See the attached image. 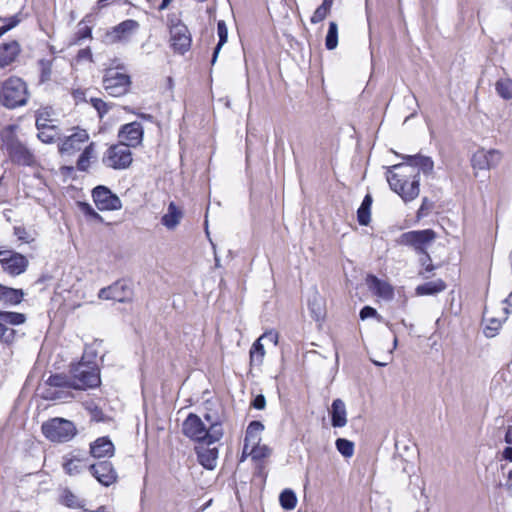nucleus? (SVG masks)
I'll use <instances>...</instances> for the list:
<instances>
[{
	"mask_svg": "<svg viewBox=\"0 0 512 512\" xmlns=\"http://www.w3.org/2000/svg\"><path fill=\"white\" fill-rule=\"evenodd\" d=\"M387 181L390 188L405 202L412 201L419 195V172L409 165L400 163L388 168Z\"/></svg>",
	"mask_w": 512,
	"mask_h": 512,
	"instance_id": "nucleus-1",
	"label": "nucleus"
},
{
	"mask_svg": "<svg viewBox=\"0 0 512 512\" xmlns=\"http://www.w3.org/2000/svg\"><path fill=\"white\" fill-rule=\"evenodd\" d=\"M182 431L185 436L198 442H205L208 445L219 441L223 436L221 424H211L209 428L201 418L190 413L182 424Z\"/></svg>",
	"mask_w": 512,
	"mask_h": 512,
	"instance_id": "nucleus-2",
	"label": "nucleus"
},
{
	"mask_svg": "<svg viewBox=\"0 0 512 512\" xmlns=\"http://www.w3.org/2000/svg\"><path fill=\"white\" fill-rule=\"evenodd\" d=\"M28 100L26 83L18 77H10L2 83L0 102L3 106L14 109L24 106Z\"/></svg>",
	"mask_w": 512,
	"mask_h": 512,
	"instance_id": "nucleus-3",
	"label": "nucleus"
},
{
	"mask_svg": "<svg viewBox=\"0 0 512 512\" xmlns=\"http://www.w3.org/2000/svg\"><path fill=\"white\" fill-rule=\"evenodd\" d=\"M42 433L44 436L57 443L71 441L77 434L75 424L67 419L55 417L42 424Z\"/></svg>",
	"mask_w": 512,
	"mask_h": 512,
	"instance_id": "nucleus-4",
	"label": "nucleus"
},
{
	"mask_svg": "<svg viewBox=\"0 0 512 512\" xmlns=\"http://www.w3.org/2000/svg\"><path fill=\"white\" fill-rule=\"evenodd\" d=\"M435 239L436 233L432 229L414 230L401 234L397 243L412 247L418 254L424 255L425 260H422V264L425 265L426 261H431L427 249Z\"/></svg>",
	"mask_w": 512,
	"mask_h": 512,
	"instance_id": "nucleus-5",
	"label": "nucleus"
},
{
	"mask_svg": "<svg viewBox=\"0 0 512 512\" xmlns=\"http://www.w3.org/2000/svg\"><path fill=\"white\" fill-rule=\"evenodd\" d=\"M73 389L93 388L100 384V376L96 365L80 361L71 368Z\"/></svg>",
	"mask_w": 512,
	"mask_h": 512,
	"instance_id": "nucleus-6",
	"label": "nucleus"
},
{
	"mask_svg": "<svg viewBox=\"0 0 512 512\" xmlns=\"http://www.w3.org/2000/svg\"><path fill=\"white\" fill-rule=\"evenodd\" d=\"M132 161L133 158L130 147L120 142L110 146L102 157L103 165L114 170L127 169Z\"/></svg>",
	"mask_w": 512,
	"mask_h": 512,
	"instance_id": "nucleus-7",
	"label": "nucleus"
},
{
	"mask_svg": "<svg viewBox=\"0 0 512 512\" xmlns=\"http://www.w3.org/2000/svg\"><path fill=\"white\" fill-rule=\"evenodd\" d=\"M3 147L14 164L22 166H33L35 164L33 153L15 136H6L3 139Z\"/></svg>",
	"mask_w": 512,
	"mask_h": 512,
	"instance_id": "nucleus-8",
	"label": "nucleus"
},
{
	"mask_svg": "<svg viewBox=\"0 0 512 512\" xmlns=\"http://www.w3.org/2000/svg\"><path fill=\"white\" fill-rule=\"evenodd\" d=\"M0 245V266L2 270L10 276H19L23 274L29 265L26 256L14 250L3 249Z\"/></svg>",
	"mask_w": 512,
	"mask_h": 512,
	"instance_id": "nucleus-9",
	"label": "nucleus"
},
{
	"mask_svg": "<svg viewBox=\"0 0 512 512\" xmlns=\"http://www.w3.org/2000/svg\"><path fill=\"white\" fill-rule=\"evenodd\" d=\"M130 85L129 75L113 68L106 70L103 77V87L110 96L120 97L125 95L129 91Z\"/></svg>",
	"mask_w": 512,
	"mask_h": 512,
	"instance_id": "nucleus-10",
	"label": "nucleus"
},
{
	"mask_svg": "<svg viewBox=\"0 0 512 512\" xmlns=\"http://www.w3.org/2000/svg\"><path fill=\"white\" fill-rule=\"evenodd\" d=\"M98 297L103 300H114L121 303L131 301L133 297L132 284L126 280L116 281L111 286L102 288Z\"/></svg>",
	"mask_w": 512,
	"mask_h": 512,
	"instance_id": "nucleus-11",
	"label": "nucleus"
},
{
	"mask_svg": "<svg viewBox=\"0 0 512 512\" xmlns=\"http://www.w3.org/2000/svg\"><path fill=\"white\" fill-rule=\"evenodd\" d=\"M96 207L101 211L119 210L122 207L119 197L105 186L99 185L92 191Z\"/></svg>",
	"mask_w": 512,
	"mask_h": 512,
	"instance_id": "nucleus-12",
	"label": "nucleus"
},
{
	"mask_svg": "<svg viewBox=\"0 0 512 512\" xmlns=\"http://www.w3.org/2000/svg\"><path fill=\"white\" fill-rule=\"evenodd\" d=\"M502 160V153L497 149H478L472 156V167L476 170H490Z\"/></svg>",
	"mask_w": 512,
	"mask_h": 512,
	"instance_id": "nucleus-13",
	"label": "nucleus"
},
{
	"mask_svg": "<svg viewBox=\"0 0 512 512\" xmlns=\"http://www.w3.org/2000/svg\"><path fill=\"white\" fill-rule=\"evenodd\" d=\"M144 130L139 122H131L121 126L118 132L120 143L135 148L142 143Z\"/></svg>",
	"mask_w": 512,
	"mask_h": 512,
	"instance_id": "nucleus-14",
	"label": "nucleus"
},
{
	"mask_svg": "<svg viewBox=\"0 0 512 512\" xmlns=\"http://www.w3.org/2000/svg\"><path fill=\"white\" fill-rule=\"evenodd\" d=\"M88 468L97 481L104 486H110L117 481V473L109 461L89 464Z\"/></svg>",
	"mask_w": 512,
	"mask_h": 512,
	"instance_id": "nucleus-15",
	"label": "nucleus"
},
{
	"mask_svg": "<svg viewBox=\"0 0 512 512\" xmlns=\"http://www.w3.org/2000/svg\"><path fill=\"white\" fill-rule=\"evenodd\" d=\"M171 46L175 52L184 54L191 46V37L185 25H175L170 30Z\"/></svg>",
	"mask_w": 512,
	"mask_h": 512,
	"instance_id": "nucleus-16",
	"label": "nucleus"
},
{
	"mask_svg": "<svg viewBox=\"0 0 512 512\" xmlns=\"http://www.w3.org/2000/svg\"><path fill=\"white\" fill-rule=\"evenodd\" d=\"M89 139V135L84 129H77L72 135L66 137L59 145V151L62 154H73L79 151L84 143Z\"/></svg>",
	"mask_w": 512,
	"mask_h": 512,
	"instance_id": "nucleus-17",
	"label": "nucleus"
},
{
	"mask_svg": "<svg viewBox=\"0 0 512 512\" xmlns=\"http://www.w3.org/2000/svg\"><path fill=\"white\" fill-rule=\"evenodd\" d=\"M139 28V23L133 19H127L110 31L107 36L112 42L127 41Z\"/></svg>",
	"mask_w": 512,
	"mask_h": 512,
	"instance_id": "nucleus-18",
	"label": "nucleus"
},
{
	"mask_svg": "<svg viewBox=\"0 0 512 512\" xmlns=\"http://www.w3.org/2000/svg\"><path fill=\"white\" fill-rule=\"evenodd\" d=\"M367 285L376 296L384 300H392L394 297L393 287L388 282L380 280L374 275H368Z\"/></svg>",
	"mask_w": 512,
	"mask_h": 512,
	"instance_id": "nucleus-19",
	"label": "nucleus"
},
{
	"mask_svg": "<svg viewBox=\"0 0 512 512\" xmlns=\"http://www.w3.org/2000/svg\"><path fill=\"white\" fill-rule=\"evenodd\" d=\"M114 451V444L108 437H100L90 445V453L94 458H110Z\"/></svg>",
	"mask_w": 512,
	"mask_h": 512,
	"instance_id": "nucleus-20",
	"label": "nucleus"
},
{
	"mask_svg": "<svg viewBox=\"0 0 512 512\" xmlns=\"http://www.w3.org/2000/svg\"><path fill=\"white\" fill-rule=\"evenodd\" d=\"M196 453L199 463L208 470H213L217 466L218 449L210 448L204 445L196 447Z\"/></svg>",
	"mask_w": 512,
	"mask_h": 512,
	"instance_id": "nucleus-21",
	"label": "nucleus"
},
{
	"mask_svg": "<svg viewBox=\"0 0 512 512\" xmlns=\"http://www.w3.org/2000/svg\"><path fill=\"white\" fill-rule=\"evenodd\" d=\"M403 159L407 161L405 165H409L414 168V171H422L424 174H430L433 171L434 163L430 157L422 155H406Z\"/></svg>",
	"mask_w": 512,
	"mask_h": 512,
	"instance_id": "nucleus-22",
	"label": "nucleus"
},
{
	"mask_svg": "<svg viewBox=\"0 0 512 512\" xmlns=\"http://www.w3.org/2000/svg\"><path fill=\"white\" fill-rule=\"evenodd\" d=\"M183 216V211L174 202H170L167 212L161 217V224L168 230H174L180 224Z\"/></svg>",
	"mask_w": 512,
	"mask_h": 512,
	"instance_id": "nucleus-23",
	"label": "nucleus"
},
{
	"mask_svg": "<svg viewBox=\"0 0 512 512\" xmlns=\"http://www.w3.org/2000/svg\"><path fill=\"white\" fill-rule=\"evenodd\" d=\"M20 53V45L12 40L0 45V68L10 65Z\"/></svg>",
	"mask_w": 512,
	"mask_h": 512,
	"instance_id": "nucleus-24",
	"label": "nucleus"
},
{
	"mask_svg": "<svg viewBox=\"0 0 512 512\" xmlns=\"http://www.w3.org/2000/svg\"><path fill=\"white\" fill-rule=\"evenodd\" d=\"M24 292L22 289H15L0 284V304L4 306H15L22 302Z\"/></svg>",
	"mask_w": 512,
	"mask_h": 512,
	"instance_id": "nucleus-25",
	"label": "nucleus"
},
{
	"mask_svg": "<svg viewBox=\"0 0 512 512\" xmlns=\"http://www.w3.org/2000/svg\"><path fill=\"white\" fill-rule=\"evenodd\" d=\"M330 415L333 427H344L347 424L346 406L341 399L332 402Z\"/></svg>",
	"mask_w": 512,
	"mask_h": 512,
	"instance_id": "nucleus-26",
	"label": "nucleus"
},
{
	"mask_svg": "<svg viewBox=\"0 0 512 512\" xmlns=\"http://www.w3.org/2000/svg\"><path fill=\"white\" fill-rule=\"evenodd\" d=\"M63 460V469L70 476L80 474L89 466L86 459L74 455H67Z\"/></svg>",
	"mask_w": 512,
	"mask_h": 512,
	"instance_id": "nucleus-27",
	"label": "nucleus"
},
{
	"mask_svg": "<svg viewBox=\"0 0 512 512\" xmlns=\"http://www.w3.org/2000/svg\"><path fill=\"white\" fill-rule=\"evenodd\" d=\"M96 157V144L91 142L89 145L85 147V149L80 154L76 167L79 171H87L90 167L91 160Z\"/></svg>",
	"mask_w": 512,
	"mask_h": 512,
	"instance_id": "nucleus-28",
	"label": "nucleus"
},
{
	"mask_svg": "<svg viewBox=\"0 0 512 512\" xmlns=\"http://www.w3.org/2000/svg\"><path fill=\"white\" fill-rule=\"evenodd\" d=\"M71 389L72 388H45L43 398L67 402L69 399L73 398Z\"/></svg>",
	"mask_w": 512,
	"mask_h": 512,
	"instance_id": "nucleus-29",
	"label": "nucleus"
},
{
	"mask_svg": "<svg viewBox=\"0 0 512 512\" xmlns=\"http://www.w3.org/2000/svg\"><path fill=\"white\" fill-rule=\"evenodd\" d=\"M371 205H372V197L370 194H367L364 197L360 207L357 210V220H358L359 224L362 226L368 225L371 220V213H370Z\"/></svg>",
	"mask_w": 512,
	"mask_h": 512,
	"instance_id": "nucleus-30",
	"label": "nucleus"
},
{
	"mask_svg": "<svg viewBox=\"0 0 512 512\" xmlns=\"http://www.w3.org/2000/svg\"><path fill=\"white\" fill-rule=\"evenodd\" d=\"M446 288L445 283L442 280L426 282L422 285L417 286L416 294L423 295H435Z\"/></svg>",
	"mask_w": 512,
	"mask_h": 512,
	"instance_id": "nucleus-31",
	"label": "nucleus"
},
{
	"mask_svg": "<svg viewBox=\"0 0 512 512\" xmlns=\"http://www.w3.org/2000/svg\"><path fill=\"white\" fill-rule=\"evenodd\" d=\"M483 319L486 322V326L484 329V334L486 337H494L499 329L502 326L503 320L506 319V316L503 319H498L493 316H489L487 310L484 311Z\"/></svg>",
	"mask_w": 512,
	"mask_h": 512,
	"instance_id": "nucleus-32",
	"label": "nucleus"
},
{
	"mask_svg": "<svg viewBox=\"0 0 512 512\" xmlns=\"http://www.w3.org/2000/svg\"><path fill=\"white\" fill-rule=\"evenodd\" d=\"M264 430V425L259 421H252L247 429L245 434V440L251 442V445H258L261 438L260 434Z\"/></svg>",
	"mask_w": 512,
	"mask_h": 512,
	"instance_id": "nucleus-33",
	"label": "nucleus"
},
{
	"mask_svg": "<svg viewBox=\"0 0 512 512\" xmlns=\"http://www.w3.org/2000/svg\"><path fill=\"white\" fill-rule=\"evenodd\" d=\"M45 385L46 388H73L72 378L64 374L50 375Z\"/></svg>",
	"mask_w": 512,
	"mask_h": 512,
	"instance_id": "nucleus-34",
	"label": "nucleus"
},
{
	"mask_svg": "<svg viewBox=\"0 0 512 512\" xmlns=\"http://www.w3.org/2000/svg\"><path fill=\"white\" fill-rule=\"evenodd\" d=\"M308 307L314 320L320 321L324 317L323 302L317 292L309 299Z\"/></svg>",
	"mask_w": 512,
	"mask_h": 512,
	"instance_id": "nucleus-35",
	"label": "nucleus"
},
{
	"mask_svg": "<svg viewBox=\"0 0 512 512\" xmlns=\"http://www.w3.org/2000/svg\"><path fill=\"white\" fill-rule=\"evenodd\" d=\"M250 365L261 366L265 356L264 345L260 340H256L250 348Z\"/></svg>",
	"mask_w": 512,
	"mask_h": 512,
	"instance_id": "nucleus-36",
	"label": "nucleus"
},
{
	"mask_svg": "<svg viewBox=\"0 0 512 512\" xmlns=\"http://www.w3.org/2000/svg\"><path fill=\"white\" fill-rule=\"evenodd\" d=\"M0 321L4 325H21L25 323L26 316L23 313L0 310Z\"/></svg>",
	"mask_w": 512,
	"mask_h": 512,
	"instance_id": "nucleus-37",
	"label": "nucleus"
},
{
	"mask_svg": "<svg viewBox=\"0 0 512 512\" xmlns=\"http://www.w3.org/2000/svg\"><path fill=\"white\" fill-rule=\"evenodd\" d=\"M217 34L219 37V42L213 52L212 64L215 63L221 47L227 42L228 39V29L223 20H220L217 23Z\"/></svg>",
	"mask_w": 512,
	"mask_h": 512,
	"instance_id": "nucleus-38",
	"label": "nucleus"
},
{
	"mask_svg": "<svg viewBox=\"0 0 512 512\" xmlns=\"http://www.w3.org/2000/svg\"><path fill=\"white\" fill-rule=\"evenodd\" d=\"M279 502L283 509L293 510L297 505V497L293 490L285 489L280 493Z\"/></svg>",
	"mask_w": 512,
	"mask_h": 512,
	"instance_id": "nucleus-39",
	"label": "nucleus"
},
{
	"mask_svg": "<svg viewBox=\"0 0 512 512\" xmlns=\"http://www.w3.org/2000/svg\"><path fill=\"white\" fill-rule=\"evenodd\" d=\"M495 89L500 97L505 100L512 99V79L502 78L495 84Z\"/></svg>",
	"mask_w": 512,
	"mask_h": 512,
	"instance_id": "nucleus-40",
	"label": "nucleus"
},
{
	"mask_svg": "<svg viewBox=\"0 0 512 512\" xmlns=\"http://www.w3.org/2000/svg\"><path fill=\"white\" fill-rule=\"evenodd\" d=\"M332 4L333 0H323V3L314 11L313 15L311 16V23L317 24L323 21L330 12Z\"/></svg>",
	"mask_w": 512,
	"mask_h": 512,
	"instance_id": "nucleus-41",
	"label": "nucleus"
},
{
	"mask_svg": "<svg viewBox=\"0 0 512 512\" xmlns=\"http://www.w3.org/2000/svg\"><path fill=\"white\" fill-rule=\"evenodd\" d=\"M338 44V26L335 22L329 23L328 32L325 39V46L328 50H333Z\"/></svg>",
	"mask_w": 512,
	"mask_h": 512,
	"instance_id": "nucleus-42",
	"label": "nucleus"
},
{
	"mask_svg": "<svg viewBox=\"0 0 512 512\" xmlns=\"http://www.w3.org/2000/svg\"><path fill=\"white\" fill-rule=\"evenodd\" d=\"M13 234L19 242L24 244H30L35 240V236L32 231L28 230L24 226H14Z\"/></svg>",
	"mask_w": 512,
	"mask_h": 512,
	"instance_id": "nucleus-43",
	"label": "nucleus"
},
{
	"mask_svg": "<svg viewBox=\"0 0 512 512\" xmlns=\"http://www.w3.org/2000/svg\"><path fill=\"white\" fill-rule=\"evenodd\" d=\"M338 452L344 457H352L354 454V443L345 438H338L335 442Z\"/></svg>",
	"mask_w": 512,
	"mask_h": 512,
	"instance_id": "nucleus-44",
	"label": "nucleus"
},
{
	"mask_svg": "<svg viewBox=\"0 0 512 512\" xmlns=\"http://www.w3.org/2000/svg\"><path fill=\"white\" fill-rule=\"evenodd\" d=\"M56 131L53 126L46 127L45 129L39 130L38 132V138L43 143H53L56 139Z\"/></svg>",
	"mask_w": 512,
	"mask_h": 512,
	"instance_id": "nucleus-45",
	"label": "nucleus"
},
{
	"mask_svg": "<svg viewBox=\"0 0 512 512\" xmlns=\"http://www.w3.org/2000/svg\"><path fill=\"white\" fill-rule=\"evenodd\" d=\"M90 102H91V105L97 110L100 118H103L104 115L107 114L110 109L109 105L106 102H104L102 99L91 98Z\"/></svg>",
	"mask_w": 512,
	"mask_h": 512,
	"instance_id": "nucleus-46",
	"label": "nucleus"
},
{
	"mask_svg": "<svg viewBox=\"0 0 512 512\" xmlns=\"http://www.w3.org/2000/svg\"><path fill=\"white\" fill-rule=\"evenodd\" d=\"M86 409L89 412L91 419L100 422L104 420V414L102 410L94 403H86Z\"/></svg>",
	"mask_w": 512,
	"mask_h": 512,
	"instance_id": "nucleus-47",
	"label": "nucleus"
},
{
	"mask_svg": "<svg viewBox=\"0 0 512 512\" xmlns=\"http://www.w3.org/2000/svg\"><path fill=\"white\" fill-rule=\"evenodd\" d=\"M39 66L41 69V81H47L50 79L51 72H52V64L51 61L46 59H41L39 61Z\"/></svg>",
	"mask_w": 512,
	"mask_h": 512,
	"instance_id": "nucleus-48",
	"label": "nucleus"
},
{
	"mask_svg": "<svg viewBox=\"0 0 512 512\" xmlns=\"http://www.w3.org/2000/svg\"><path fill=\"white\" fill-rule=\"evenodd\" d=\"M5 21H7V23L3 26H0V37H2L6 32L10 31L20 23L18 15L11 16L5 19Z\"/></svg>",
	"mask_w": 512,
	"mask_h": 512,
	"instance_id": "nucleus-49",
	"label": "nucleus"
},
{
	"mask_svg": "<svg viewBox=\"0 0 512 512\" xmlns=\"http://www.w3.org/2000/svg\"><path fill=\"white\" fill-rule=\"evenodd\" d=\"M249 455L253 459L258 460L268 455V449L266 446L259 447L258 445H251Z\"/></svg>",
	"mask_w": 512,
	"mask_h": 512,
	"instance_id": "nucleus-50",
	"label": "nucleus"
},
{
	"mask_svg": "<svg viewBox=\"0 0 512 512\" xmlns=\"http://www.w3.org/2000/svg\"><path fill=\"white\" fill-rule=\"evenodd\" d=\"M15 330L7 328L1 321H0V339L4 340L5 342H11L14 339Z\"/></svg>",
	"mask_w": 512,
	"mask_h": 512,
	"instance_id": "nucleus-51",
	"label": "nucleus"
},
{
	"mask_svg": "<svg viewBox=\"0 0 512 512\" xmlns=\"http://www.w3.org/2000/svg\"><path fill=\"white\" fill-rule=\"evenodd\" d=\"M370 317H376L378 319V321L382 320V317L380 315H378L376 309H374L373 307H370V306L363 307L360 311V318L362 320H365Z\"/></svg>",
	"mask_w": 512,
	"mask_h": 512,
	"instance_id": "nucleus-52",
	"label": "nucleus"
},
{
	"mask_svg": "<svg viewBox=\"0 0 512 512\" xmlns=\"http://www.w3.org/2000/svg\"><path fill=\"white\" fill-rule=\"evenodd\" d=\"M278 337L279 336L276 331L270 330L268 332H265L263 335H261L257 340H260L261 343L263 340H267L276 346L278 344Z\"/></svg>",
	"mask_w": 512,
	"mask_h": 512,
	"instance_id": "nucleus-53",
	"label": "nucleus"
},
{
	"mask_svg": "<svg viewBox=\"0 0 512 512\" xmlns=\"http://www.w3.org/2000/svg\"><path fill=\"white\" fill-rule=\"evenodd\" d=\"M265 405H266V399L264 397V395L260 394V395H257L253 402H252V406L255 408V409H258V410H262L265 408Z\"/></svg>",
	"mask_w": 512,
	"mask_h": 512,
	"instance_id": "nucleus-54",
	"label": "nucleus"
},
{
	"mask_svg": "<svg viewBox=\"0 0 512 512\" xmlns=\"http://www.w3.org/2000/svg\"><path fill=\"white\" fill-rule=\"evenodd\" d=\"M82 211L93 218H100L99 214L87 203H80Z\"/></svg>",
	"mask_w": 512,
	"mask_h": 512,
	"instance_id": "nucleus-55",
	"label": "nucleus"
},
{
	"mask_svg": "<svg viewBox=\"0 0 512 512\" xmlns=\"http://www.w3.org/2000/svg\"><path fill=\"white\" fill-rule=\"evenodd\" d=\"M90 37H91V28L90 27L83 26V27L79 28V30L77 32L78 40H83V39L90 38Z\"/></svg>",
	"mask_w": 512,
	"mask_h": 512,
	"instance_id": "nucleus-56",
	"label": "nucleus"
},
{
	"mask_svg": "<svg viewBox=\"0 0 512 512\" xmlns=\"http://www.w3.org/2000/svg\"><path fill=\"white\" fill-rule=\"evenodd\" d=\"M501 457L503 460L512 462V447L508 446V447L504 448V450L502 451Z\"/></svg>",
	"mask_w": 512,
	"mask_h": 512,
	"instance_id": "nucleus-57",
	"label": "nucleus"
},
{
	"mask_svg": "<svg viewBox=\"0 0 512 512\" xmlns=\"http://www.w3.org/2000/svg\"><path fill=\"white\" fill-rule=\"evenodd\" d=\"M504 441L508 445H512V426L511 425L508 426L507 429H506V433H505V436H504Z\"/></svg>",
	"mask_w": 512,
	"mask_h": 512,
	"instance_id": "nucleus-58",
	"label": "nucleus"
},
{
	"mask_svg": "<svg viewBox=\"0 0 512 512\" xmlns=\"http://www.w3.org/2000/svg\"><path fill=\"white\" fill-rule=\"evenodd\" d=\"M36 127L38 130H42L49 126L46 124V119L42 118V116H38L36 119Z\"/></svg>",
	"mask_w": 512,
	"mask_h": 512,
	"instance_id": "nucleus-59",
	"label": "nucleus"
},
{
	"mask_svg": "<svg viewBox=\"0 0 512 512\" xmlns=\"http://www.w3.org/2000/svg\"><path fill=\"white\" fill-rule=\"evenodd\" d=\"M250 449H251V442H248V441L244 440V446H243V452H242L241 461H243L245 459V457L247 455H249Z\"/></svg>",
	"mask_w": 512,
	"mask_h": 512,
	"instance_id": "nucleus-60",
	"label": "nucleus"
},
{
	"mask_svg": "<svg viewBox=\"0 0 512 512\" xmlns=\"http://www.w3.org/2000/svg\"><path fill=\"white\" fill-rule=\"evenodd\" d=\"M429 206L430 205H429L428 199L427 198H423L422 205H421V207L418 210V216L424 215L425 214L424 211L426 209H429Z\"/></svg>",
	"mask_w": 512,
	"mask_h": 512,
	"instance_id": "nucleus-61",
	"label": "nucleus"
},
{
	"mask_svg": "<svg viewBox=\"0 0 512 512\" xmlns=\"http://www.w3.org/2000/svg\"><path fill=\"white\" fill-rule=\"evenodd\" d=\"M65 503L68 507H76L75 496L72 494L66 495Z\"/></svg>",
	"mask_w": 512,
	"mask_h": 512,
	"instance_id": "nucleus-62",
	"label": "nucleus"
},
{
	"mask_svg": "<svg viewBox=\"0 0 512 512\" xmlns=\"http://www.w3.org/2000/svg\"><path fill=\"white\" fill-rule=\"evenodd\" d=\"M84 91L80 90V89H76L73 91V97L76 101H80V100H84Z\"/></svg>",
	"mask_w": 512,
	"mask_h": 512,
	"instance_id": "nucleus-63",
	"label": "nucleus"
},
{
	"mask_svg": "<svg viewBox=\"0 0 512 512\" xmlns=\"http://www.w3.org/2000/svg\"><path fill=\"white\" fill-rule=\"evenodd\" d=\"M504 303H506L508 306L512 308V292L508 295V297L504 300Z\"/></svg>",
	"mask_w": 512,
	"mask_h": 512,
	"instance_id": "nucleus-64",
	"label": "nucleus"
}]
</instances>
